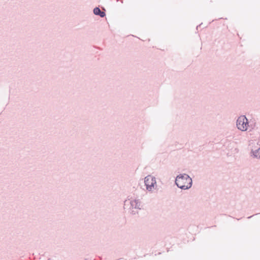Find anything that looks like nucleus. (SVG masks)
<instances>
[{
  "mask_svg": "<svg viewBox=\"0 0 260 260\" xmlns=\"http://www.w3.org/2000/svg\"><path fill=\"white\" fill-rule=\"evenodd\" d=\"M175 183L178 188L186 190L191 188L192 180L188 175L185 173L180 174L176 176Z\"/></svg>",
  "mask_w": 260,
  "mask_h": 260,
  "instance_id": "nucleus-1",
  "label": "nucleus"
},
{
  "mask_svg": "<svg viewBox=\"0 0 260 260\" xmlns=\"http://www.w3.org/2000/svg\"><path fill=\"white\" fill-rule=\"evenodd\" d=\"M144 204L140 201V199H128L124 201V207L125 209L128 210V212L132 214L135 215L138 212L135 210V209L141 210L142 209Z\"/></svg>",
  "mask_w": 260,
  "mask_h": 260,
  "instance_id": "nucleus-2",
  "label": "nucleus"
},
{
  "mask_svg": "<svg viewBox=\"0 0 260 260\" xmlns=\"http://www.w3.org/2000/svg\"><path fill=\"white\" fill-rule=\"evenodd\" d=\"M237 128L241 131H246L248 125V119L245 115H241L238 117L236 121Z\"/></svg>",
  "mask_w": 260,
  "mask_h": 260,
  "instance_id": "nucleus-3",
  "label": "nucleus"
},
{
  "mask_svg": "<svg viewBox=\"0 0 260 260\" xmlns=\"http://www.w3.org/2000/svg\"><path fill=\"white\" fill-rule=\"evenodd\" d=\"M157 189V186L155 177L147 175V191L152 192L153 190Z\"/></svg>",
  "mask_w": 260,
  "mask_h": 260,
  "instance_id": "nucleus-4",
  "label": "nucleus"
},
{
  "mask_svg": "<svg viewBox=\"0 0 260 260\" xmlns=\"http://www.w3.org/2000/svg\"><path fill=\"white\" fill-rule=\"evenodd\" d=\"M250 155L254 158L260 159V147L255 150H251Z\"/></svg>",
  "mask_w": 260,
  "mask_h": 260,
  "instance_id": "nucleus-5",
  "label": "nucleus"
},
{
  "mask_svg": "<svg viewBox=\"0 0 260 260\" xmlns=\"http://www.w3.org/2000/svg\"><path fill=\"white\" fill-rule=\"evenodd\" d=\"M93 13L95 15H99L102 18L105 17L106 15L105 13L101 11L100 9L98 7H96L93 9Z\"/></svg>",
  "mask_w": 260,
  "mask_h": 260,
  "instance_id": "nucleus-6",
  "label": "nucleus"
},
{
  "mask_svg": "<svg viewBox=\"0 0 260 260\" xmlns=\"http://www.w3.org/2000/svg\"><path fill=\"white\" fill-rule=\"evenodd\" d=\"M139 185L143 190H145L146 188V177L140 180Z\"/></svg>",
  "mask_w": 260,
  "mask_h": 260,
  "instance_id": "nucleus-7",
  "label": "nucleus"
},
{
  "mask_svg": "<svg viewBox=\"0 0 260 260\" xmlns=\"http://www.w3.org/2000/svg\"><path fill=\"white\" fill-rule=\"evenodd\" d=\"M257 144L260 145V139H259V140L258 141Z\"/></svg>",
  "mask_w": 260,
  "mask_h": 260,
  "instance_id": "nucleus-8",
  "label": "nucleus"
},
{
  "mask_svg": "<svg viewBox=\"0 0 260 260\" xmlns=\"http://www.w3.org/2000/svg\"><path fill=\"white\" fill-rule=\"evenodd\" d=\"M202 24V23H201V24H200L199 26H197V29H198V27H199V26H200Z\"/></svg>",
  "mask_w": 260,
  "mask_h": 260,
  "instance_id": "nucleus-9",
  "label": "nucleus"
},
{
  "mask_svg": "<svg viewBox=\"0 0 260 260\" xmlns=\"http://www.w3.org/2000/svg\"><path fill=\"white\" fill-rule=\"evenodd\" d=\"M149 184H151V179L149 180Z\"/></svg>",
  "mask_w": 260,
  "mask_h": 260,
  "instance_id": "nucleus-10",
  "label": "nucleus"
}]
</instances>
